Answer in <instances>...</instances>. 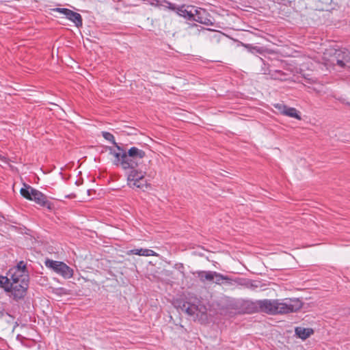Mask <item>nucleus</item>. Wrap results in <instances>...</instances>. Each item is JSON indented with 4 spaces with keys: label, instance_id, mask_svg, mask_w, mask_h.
Masks as SVG:
<instances>
[{
    "label": "nucleus",
    "instance_id": "nucleus-1",
    "mask_svg": "<svg viewBox=\"0 0 350 350\" xmlns=\"http://www.w3.org/2000/svg\"><path fill=\"white\" fill-rule=\"evenodd\" d=\"M261 312L269 314H283L295 312L299 310L303 305L302 301L297 298H286L284 299H262L255 303Z\"/></svg>",
    "mask_w": 350,
    "mask_h": 350
},
{
    "label": "nucleus",
    "instance_id": "nucleus-2",
    "mask_svg": "<svg viewBox=\"0 0 350 350\" xmlns=\"http://www.w3.org/2000/svg\"><path fill=\"white\" fill-rule=\"evenodd\" d=\"M21 196L28 200L33 201L40 206L51 208V202L48 200V197L39 190L31 186L24 184L23 187L20 190Z\"/></svg>",
    "mask_w": 350,
    "mask_h": 350
},
{
    "label": "nucleus",
    "instance_id": "nucleus-3",
    "mask_svg": "<svg viewBox=\"0 0 350 350\" xmlns=\"http://www.w3.org/2000/svg\"><path fill=\"white\" fill-rule=\"evenodd\" d=\"M146 173L136 168L126 173L127 185L132 189H139L142 191L147 189L150 185L145 178Z\"/></svg>",
    "mask_w": 350,
    "mask_h": 350
},
{
    "label": "nucleus",
    "instance_id": "nucleus-4",
    "mask_svg": "<svg viewBox=\"0 0 350 350\" xmlns=\"http://www.w3.org/2000/svg\"><path fill=\"white\" fill-rule=\"evenodd\" d=\"M44 264L46 267L50 268L64 278L68 279L73 275L72 269L63 262L46 259Z\"/></svg>",
    "mask_w": 350,
    "mask_h": 350
},
{
    "label": "nucleus",
    "instance_id": "nucleus-5",
    "mask_svg": "<svg viewBox=\"0 0 350 350\" xmlns=\"http://www.w3.org/2000/svg\"><path fill=\"white\" fill-rule=\"evenodd\" d=\"M8 284H10V287H8L6 291L11 292L15 300L17 301L24 298L29 286V282H27V280H23V283L10 282Z\"/></svg>",
    "mask_w": 350,
    "mask_h": 350
},
{
    "label": "nucleus",
    "instance_id": "nucleus-6",
    "mask_svg": "<svg viewBox=\"0 0 350 350\" xmlns=\"http://www.w3.org/2000/svg\"><path fill=\"white\" fill-rule=\"evenodd\" d=\"M238 284L252 291L263 290L264 285L260 281L252 280L247 278H237L234 280V285Z\"/></svg>",
    "mask_w": 350,
    "mask_h": 350
},
{
    "label": "nucleus",
    "instance_id": "nucleus-7",
    "mask_svg": "<svg viewBox=\"0 0 350 350\" xmlns=\"http://www.w3.org/2000/svg\"><path fill=\"white\" fill-rule=\"evenodd\" d=\"M191 21H196L205 25H213L210 14L205 9L201 8H195L193 19H192Z\"/></svg>",
    "mask_w": 350,
    "mask_h": 350
},
{
    "label": "nucleus",
    "instance_id": "nucleus-8",
    "mask_svg": "<svg viewBox=\"0 0 350 350\" xmlns=\"http://www.w3.org/2000/svg\"><path fill=\"white\" fill-rule=\"evenodd\" d=\"M195 6L190 5L183 4L179 5L176 11V13L184 18L191 21L193 19V12L195 11Z\"/></svg>",
    "mask_w": 350,
    "mask_h": 350
},
{
    "label": "nucleus",
    "instance_id": "nucleus-9",
    "mask_svg": "<svg viewBox=\"0 0 350 350\" xmlns=\"http://www.w3.org/2000/svg\"><path fill=\"white\" fill-rule=\"evenodd\" d=\"M10 278H5V282L8 284L10 282H21L23 283V279L24 280H27V282H29V275L28 273H21L18 271L11 269L9 271Z\"/></svg>",
    "mask_w": 350,
    "mask_h": 350
},
{
    "label": "nucleus",
    "instance_id": "nucleus-10",
    "mask_svg": "<svg viewBox=\"0 0 350 350\" xmlns=\"http://www.w3.org/2000/svg\"><path fill=\"white\" fill-rule=\"evenodd\" d=\"M213 282L218 285L224 284L227 286H234V280L228 275H224L217 271H214Z\"/></svg>",
    "mask_w": 350,
    "mask_h": 350
},
{
    "label": "nucleus",
    "instance_id": "nucleus-11",
    "mask_svg": "<svg viewBox=\"0 0 350 350\" xmlns=\"http://www.w3.org/2000/svg\"><path fill=\"white\" fill-rule=\"evenodd\" d=\"M116 147L117 150H118V152H116L113 148L109 147V154L113 155L114 157L113 163L115 165H117V166L120 165L121 166V163H122V159H122L123 153H126V151L118 145L116 146Z\"/></svg>",
    "mask_w": 350,
    "mask_h": 350
},
{
    "label": "nucleus",
    "instance_id": "nucleus-12",
    "mask_svg": "<svg viewBox=\"0 0 350 350\" xmlns=\"http://www.w3.org/2000/svg\"><path fill=\"white\" fill-rule=\"evenodd\" d=\"M122 162L121 167L124 170H132L138 166V161L135 160L133 157H129L126 152L123 153Z\"/></svg>",
    "mask_w": 350,
    "mask_h": 350
},
{
    "label": "nucleus",
    "instance_id": "nucleus-13",
    "mask_svg": "<svg viewBox=\"0 0 350 350\" xmlns=\"http://www.w3.org/2000/svg\"><path fill=\"white\" fill-rule=\"evenodd\" d=\"M127 255H138L142 256H157V254L152 250L149 249H133L127 251Z\"/></svg>",
    "mask_w": 350,
    "mask_h": 350
},
{
    "label": "nucleus",
    "instance_id": "nucleus-14",
    "mask_svg": "<svg viewBox=\"0 0 350 350\" xmlns=\"http://www.w3.org/2000/svg\"><path fill=\"white\" fill-rule=\"evenodd\" d=\"M129 157H133L135 160L139 161V160L143 159L146 156V153L143 150H141L137 147H131L128 152H126Z\"/></svg>",
    "mask_w": 350,
    "mask_h": 350
},
{
    "label": "nucleus",
    "instance_id": "nucleus-15",
    "mask_svg": "<svg viewBox=\"0 0 350 350\" xmlns=\"http://www.w3.org/2000/svg\"><path fill=\"white\" fill-rule=\"evenodd\" d=\"M295 332L296 336L302 339L306 340L308 337H310L312 334H313L314 331L312 328H305L302 327H297L295 329Z\"/></svg>",
    "mask_w": 350,
    "mask_h": 350
},
{
    "label": "nucleus",
    "instance_id": "nucleus-16",
    "mask_svg": "<svg viewBox=\"0 0 350 350\" xmlns=\"http://www.w3.org/2000/svg\"><path fill=\"white\" fill-rule=\"evenodd\" d=\"M291 78L290 74L280 70H273L271 73L270 79L273 80H278L285 81Z\"/></svg>",
    "mask_w": 350,
    "mask_h": 350
},
{
    "label": "nucleus",
    "instance_id": "nucleus-17",
    "mask_svg": "<svg viewBox=\"0 0 350 350\" xmlns=\"http://www.w3.org/2000/svg\"><path fill=\"white\" fill-rule=\"evenodd\" d=\"M66 17L69 21L74 23L75 26L77 27H80L83 25V20L81 14L71 10H70L69 13H68Z\"/></svg>",
    "mask_w": 350,
    "mask_h": 350
},
{
    "label": "nucleus",
    "instance_id": "nucleus-18",
    "mask_svg": "<svg viewBox=\"0 0 350 350\" xmlns=\"http://www.w3.org/2000/svg\"><path fill=\"white\" fill-rule=\"evenodd\" d=\"M198 278L202 282L213 281V271H198L196 272Z\"/></svg>",
    "mask_w": 350,
    "mask_h": 350
},
{
    "label": "nucleus",
    "instance_id": "nucleus-19",
    "mask_svg": "<svg viewBox=\"0 0 350 350\" xmlns=\"http://www.w3.org/2000/svg\"><path fill=\"white\" fill-rule=\"evenodd\" d=\"M181 310L187 313L189 316H193L198 312V308L195 304L189 302H185L181 307Z\"/></svg>",
    "mask_w": 350,
    "mask_h": 350
},
{
    "label": "nucleus",
    "instance_id": "nucleus-20",
    "mask_svg": "<svg viewBox=\"0 0 350 350\" xmlns=\"http://www.w3.org/2000/svg\"><path fill=\"white\" fill-rule=\"evenodd\" d=\"M284 116H288L290 118H293L298 120H301L300 112L294 107H291L287 106L286 110L284 111Z\"/></svg>",
    "mask_w": 350,
    "mask_h": 350
},
{
    "label": "nucleus",
    "instance_id": "nucleus-21",
    "mask_svg": "<svg viewBox=\"0 0 350 350\" xmlns=\"http://www.w3.org/2000/svg\"><path fill=\"white\" fill-rule=\"evenodd\" d=\"M243 46L247 50L248 52L252 54H262L265 53V50L263 47H260L257 46H253L250 44H244Z\"/></svg>",
    "mask_w": 350,
    "mask_h": 350
},
{
    "label": "nucleus",
    "instance_id": "nucleus-22",
    "mask_svg": "<svg viewBox=\"0 0 350 350\" xmlns=\"http://www.w3.org/2000/svg\"><path fill=\"white\" fill-rule=\"evenodd\" d=\"M178 6L179 5L166 0H164L163 3L160 5L161 8H163V9H168L170 10L174 11L175 12L178 9Z\"/></svg>",
    "mask_w": 350,
    "mask_h": 350
},
{
    "label": "nucleus",
    "instance_id": "nucleus-23",
    "mask_svg": "<svg viewBox=\"0 0 350 350\" xmlns=\"http://www.w3.org/2000/svg\"><path fill=\"white\" fill-rule=\"evenodd\" d=\"M259 60L262 63V66H261V68H260L261 73L263 74V75H268L270 77L271 76V73L272 72L273 70H270L269 66L265 62L263 59L260 57Z\"/></svg>",
    "mask_w": 350,
    "mask_h": 350
},
{
    "label": "nucleus",
    "instance_id": "nucleus-24",
    "mask_svg": "<svg viewBox=\"0 0 350 350\" xmlns=\"http://www.w3.org/2000/svg\"><path fill=\"white\" fill-rule=\"evenodd\" d=\"M103 137L107 141L111 142L115 146H118V144L116 142L114 136L107 131H103L102 132Z\"/></svg>",
    "mask_w": 350,
    "mask_h": 350
},
{
    "label": "nucleus",
    "instance_id": "nucleus-25",
    "mask_svg": "<svg viewBox=\"0 0 350 350\" xmlns=\"http://www.w3.org/2000/svg\"><path fill=\"white\" fill-rule=\"evenodd\" d=\"M13 269L18 271L21 273H28L26 264L23 260L20 261Z\"/></svg>",
    "mask_w": 350,
    "mask_h": 350
},
{
    "label": "nucleus",
    "instance_id": "nucleus-26",
    "mask_svg": "<svg viewBox=\"0 0 350 350\" xmlns=\"http://www.w3.org/2000/svg\"><path fill=\"white\" fill-rule=\"evenodd\" d=\"M273 107L277 109L278 110V111L284 115V111L286 110V107L287 105L283 104V103H275L273 105Z\"/></svg>",
    "mask_w": 350,
    "mask_h": 350
},
{
    "label": "nucleus",
    "instance_id": "nucleus-27",
    "mask_svg": "<svg viewBox=\"0 0 350 350\" xmlns=\"http://www.w3.org/2000/svg\"><path fill=\"white\" fill-rule=\"evenodd\" d=\"M55 12H59L60 14H62L64 15H65L66 16H67L68 13H69V11L70 10L68 9V8H57L54 10Z\"/></svg>",
    "mask_w": 350,
    "mask_h": 350
},
{
    "label": "nucleus",
    "instance_id": "nucleus-28",
    "mask_svg": "<svg viewBox=\"0 0 350 350\" xmlns=\"http://www.w3.org/2000/svg\"><path fill=\"white\" fill-rule=\"evenodd\" d=\"M337 64L339 65L340 67H343L345 66V63L342 60H337Z\"/></svg>",
    "mask_w": 350,
    "mask_h": 350
},
{
    "label": "nucleus",
    "instance_id": "nucleus-29",
    "mask_svg": "<svg viewBox=\"0 0 350 350\" xmlns=\"http://www.w3.org/2000/svg\"><path fill=\"white\" fill-rule=\"evenodd\" d=\"M306 80H307V82H308L309 83H312L314 81L312 79H306Z\"/></svg>",
    "mask_w": 350,
    "mask_h": 350
},
{
    "label": "nucleus",
    "instance_id": "nucleus-30",
    "mask_svg": "<svg viewBox=\"0 0 350 350\" xmlns=\"http://www.w3.org/2000/svg\"><path fill=\"white\" fill-rule=\"evenodd\" d=\"M72 197H75V195H68L66 196V198H72Z\"/></svg>",
    "mask_w": 350,
    "mask_h": 350
},
{
    "label": "nucleus",
    "instance_id": "nucleus-31",
    "mask_svg": "<svg viewBox=\"0 0 350 350\" xmlns=\"http://www.w3.org/2000/svg\"><path fill=\"white\" fill-rule=\"evenodd\" d=\"M196 26H197V25H196V24H194V23H193V24H191V25H190V27H196Z\"/></svg>",
    "mask_w": 350,
    "mask_h": 350
}]
</instances>
